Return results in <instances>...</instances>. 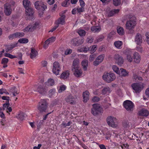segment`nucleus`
<instances>
[{"label": "nucleus", "mask_w": 149, "mask_h": 149, "mask_svg": "<svg viewBox=\"0 0 149 149\" xmlns=\"http://www.w3.org/2000/svg\"><path fill=\"white\" fill-rule=\"evenodd\" d=\"M107 121L108 124L112 127H116L117 125L116 124V118L109 116L107 118Z\"/></svg>", "instance_id": "obj_6"}, {"label": "nucleus", "mask_w": 149, "mask_h": 149, "mask_svg": "<svg viewBox=\"0 0 149 149\" xmlns=\"http://www.w3.org/2000/svg\"><path fill=\"white\" fill-rule=\"evenodd\" d=\"M93 107L91 109V113L94 116H96L102 113L103 112L102 108L100 105L97 104L92 105Z\"/></svg>", "instance_id": "obj_2"}, {"label": "nucleus", "mask_w": 149, "mask_h": 149, "mask_svg": "<svg viewBox=\"0 0 149 149\" xmlns=\"http://www.w3.org/2000/svg\"><path fill=\"white\" fill-rule=\"evenodd\" d=\"M131 86L136 93H140L143 88V84L139 83H133L131 85Z\"/></svg>", "instance_id": "obj_5"}, {"label": "nucleus", "mask_w": 149, "mask_h": 149, "mask_svg": "<svg viewBox=\"0 0 149 149\" xmlns=\"http://www.w3.org/2000/svg\"><path fill=\"white\" fill-rule=\"evenodd\" d=\"M93 39L92 37L90 36L88 37L86 40V42L88 43H91L93 42Z\"/></svg>", "instance_id": "obj_44"}, {"label": "nucleus", "mask_w": 149, "mask_h": 149, "mask_svg": "<svg viewBox=\"0 0 149 149\" xmlns=\"http://www.w3.org/2000/svg\"><path fill=\"white\" fill-rule=\"evenodd\" d=\"M119 11V9H114L111 11L108 14V16L109 17L113 16L114 14L118 13Z\"/></svg>", "instance_id": "obj_32"}, {"label": "nucleus", "mask_w": 149, "mask_h": 149, "mask_svg": "<svg viewBox=\"0 0 149 149\" xmlns=\"http://www.w3.org/2000/svg\"><path fill=\"white\" fill-rule=\"evenodd\" d=\"M105 57L104 54H102L99 55L96 58V60L93 63V64L95 66H97L99 65L103 61Z\"/></svg>", "instance_id": "obj_12"}, {"label": "nucleus", "mask_w": 149, "mask_h": 149, "mask_svg": "<svg viewBox=\"0 0 149 149\" xmlns=\"http://www.w3.org/2000/svg\"><path fill=\"white\" fill-rule=\"evenodd\" d=\"M89 93L88 91H86L83 93V97L84 102H86L89 99Z\"/></svg>", "instance_id": "obj_20"}, {"label": "nucleus", "mask_w": 149, "mask_h": 149, "mask_svg": "<svg viewBox=\"0 0 149 149\" xmlns=\"http://www.w3.org/2000/svg\"><path fill=\"white\" fill-rule=\"evenodd\" d=\"M66 87L64 85L61 86H60V88L58 91L59 93H60L62 91H65L66 89Z\"/></svg>", "instance_id": "obj_45"}, {"label": "nucleus", "mask_w": 149, "mask_h": 149, "mask_svg": "<svg viewBox=\"0 0 149 149\" xmlns=\"http://www.w3.org/2000/svg\"><path fill=\"white\" fill-rule=\"evenodd\" d=\"M51 43L49 40H48V39H47V40H46L45 43V44L43 45V48L45 49H46L48 45H49V44Z\"/></svg>", "instance_id": "obj_54"}, {"label": "nucleus", "mask_w": 149, "mask_h": 149, "mask_svg": "<svg viewBox=\"0 0 149 149\" xmlns=\"http://www.w3.org/2000/svg\"><path fill=\"white\" fill-rule=\"evenodd\" d=\"M65 15H62L58 20L57 25L61 24L63 25L65 23Z\"/></svg>", "instance_id": "obj_29"}, {"label": "nucleus", "mask_w": 149, "mask_h": 149, "mask_svg": "<svg viewBox=\"0 0 149 149\" xmlns=\"http://www.w3.org/2000/svg\"><path fill=\"white\" fill-rule=\"evenodd\" d=\"M2 99L4 100H6V101H8L9 102L10 100L9 97L8 96H3L1 97Z\"/></svg>", "instance_id": "obj_61"}, {"label": "nucleus", "mask_w": 149, "mask_h": 149, "mask_svg": "<svg viewBox=\"0 0 149 149\" xmlns=\"http://www.w3.org/2000/svg\"><path fill=\"white\" fill-rule=\"evenodd\" d=\"M70 75V72L67 70L64 71L60 75V78L63 79H65L69 77Z\"/></svg>", "instance_id": "obj_21"}, {"label": "nucleus", "mask_w": 149, "mask_h": 149, "mask_svg": "<svg viewBox=\"0 0 149 149\" xmlns=\"http://www.w3.org/2000/svg\"><path fill=\"white\" fill-rule=\"evenodd\" d=\"M143 41V40L141 35L139 33H137L135 37V42L137 45L141 46Z\"/></svg>", "instance_id": "obj_13"}, {"label": "nucleus", "mask_w": 149, "mask_h": 149, "mask_svg": "<svg viewBox=\"0 0 149 149\" xmlns=\"http://www.w3.org/2000/svg\"><path fill=\"white\" fill-rule=\"evenodd\" d=\"M92 100L94 102H97L100 100V98L98 97L95 96L93 97Z\"/></svg>", "instance_id": "obj_47"}, {"label": "nucleus", "mask_w": 149, "mask_h": 149, "mask_svg": "<svg viewBox=\"0 0 149 149\" xmlns=\"http://www.w3.org/2000/svg\"><path fill=\"white\" fill-rule=\"evenodd\" d=\"M46 101L45 99H42L38 107V109L40 112L45 111L47 108Z\"/></svg>", "instance_id": "obj_4"}, {"label": "nucleus", "mask_w": 149, "mask_h": 149, "mask_svg": "<svg viewBox=\"0 0 149 149\" xmlns=\"http://www.w3.org/2000/svg\"><path fill=\"white\" fill-rule=\"evenodd\" d=\"M68 1L65 0L62 3V6L64 7H66L67 6V4Z\"/></svg>", "instance_id": "obj_64"}, {"label": "nucleus", "mask_w": 149, "mask_h": 149, "mask_svg": "<svg viewBox=\"0 0 149 149\" xmlns=\"http://www.w3.org/2000/svg\"><path fill=\"white\" fill-rule=\"evenodd\" d=\"M4 56H5L8 57L10 58H13L16 57L15 56L13 55L8 53H5Z\"/></svg>", "instance_id": "obj_49"}, {"label": "nucleus", "mask_w": 149, "mask_h": 149, "mask_svg": "<svg viewBox=\"0 0 149 149\" xmlns=\"http://www.w3.org/2000/svg\"><path fill=\"white\" fill-rule=\"evenodd\" d=\"M72 52V50L70 49H67L65 52V54L67 55L70 54Z\"/></svg>", "instance_id": "obj_55"}, {"label": "nucleus", "mask_w": 149, "mask_h": 149, "mask_svg": "<svg viewBox=\"0 0 149 149\" xmlns=\"http://www.w3.org/2000/svg\"><path fill=\"white\" fill-rule=\"evenodd\" d=\"M79 60L78 58H76L73 61L72 64L71 66L72 70H74L79 68Z\"/></svg>", "instance_id": "obj_16"}, {"label": "nucleus", "mask_w": 149, "mask_h": 149, "mask_svg": "<svg viewBox=\"0 0 149 149\" xmlns=\"http://www.w3.org/2000/svg\"><path fill=\"white\" fill-rule=\"evenodd\" d=\"M15 37V38H19L24 36V33L23 32H16L14 33Z\"/></svg>", "instance_id": "obj_37"}, {"label": "nucleus", "mask_w": 149, "mask_h": 149, "mask_svg": "<svg viewBox=\"0 0 149 149\" xmlns=\"http://www.w3.org/2000/svg\"><path fill=\"white\" fill-rule=\"evenodd\" d=\"M146 38V40L147 43L149 45V33L147 32L145 34Z\"/></svg>", "instance_id": "obj_53"}, {"label": "nucleus", "mask_w": 149, "mask_h": 149, "mask_svg": "<svg viewBox=\"0 0 149 149\" xmlns=\"http://www.w3.org/2000/svg\"><path fill=\"white\" fill-rule=\"evenodd\" d=\"M61 66L59 63L57 61L54 62L52 70L53 72L56 75H57L59 74Z\"/></svg>", "instance_id": "obj_7"}, {"label": "nucleus", "mask_w": 149, "mask_h": 149, "mask_svg": "<svg viewBox=\"0 0 149 149\" xmlns=\"http://www.w3.org/2000/svg\"><path fill=\"white\" fill-rule=\"evenodd\" d=\"M25 9V11L26 15H28L30 16L32 15L34 13L33 10V8L31 7V6Z\"/></svg>", "instance_id": "obj_25"}, {"label": "nucleus", "mask_w": 149, "mask_h": 149, "mask_svg": "<svg viewBox=\"0 0 149 149\" xmlns=\"http://www.w3.org/2000/svg\"><path fill=\"white\" fill-rule=\"evenodd\" d=\"M77 32L80 36H85L86 34L85 31L82 29L79 30Z\"/></svg>", "instance_id": "obj_43"}, {"label": "nucleus", "mask_w": 149, "mask_h": 149, "mask_svg": "<svg viewBox=\"0 0 149 149\" xmlns=\"http://www.w3.org/2000/svg\"><path fill=\"white\" fill-rule=\"evenodd\" d=\"M4 13L6 16L10 15L12 13V9L10 4L7 3L4 5Z\"/></svg>", "instance_id": "obj_10"}, {"label": "nucleus", "mask_w": 149, "mask_h": 149, "mask_svg": "<svg viewBox=\"0 0 149 149\" xmlns=\"http://www.w3.org/2000/svg\"><path fill=\"white\" fill-rule=\"evenodd\" d=\"M81 64L84 70V71H86L87 70V67L88 66V61L86 60H84L82 61Z\"/></svg>", "instance_id": "obj_26"}, {"label": "nucleus", "mask_w": 149, "mask_h": 149, "mask_svg": "<svg viewBox=\"0 0 149 149\" xmlns=\"http://www.w3.org/2000/svg\"><path fill=\"white\" fill-rule=\"evenodd\" d=\"M115 46L118 49H120L122 48L123 42L120 41H115L114 43Z\"/></svg>", "instance_id": "obj_31"}, {"label": "nucleus", "mask_w": 149, "mask_h": 149, "mask_svg": "<svg viewBox=\"0 0 149 149\" xmlns=\"http://www.w3.org/2000/svg\"><path fill=\"white\" fill-rule=\"evenodd\" d=\"M104 36H102L101 37L97 38L95 40V43H97L101 41L104 39Z\"/></svg>", "instance_id": "obj_50"}, {"label": "nucleus", "mask_w": 149, "mask_h": 149, "mask_svg": "<svg viewBox=\"0 0 149 149\" xmlns=\"http://www.w3.org/2000/svg\"><path fill=\"white\" fill-rule=\"evenodd\" d=\"M8 61V59L6 58H3L2 60L1 63L3 64H6L7 63Z\"/></svg>", "instance_id": "obj_57"}, {"label": "nucleus", "mask_w": 149, "mask_h": 149, "mask_svg": "<svg viewBox=\"0 0 149 149\" xmlns=\"http://www.w3.org/2000/svg\"><path fill=\"white\" fill-rule=\"evenodd\" d=\"M28 40L25 38L20 39L18 40L19 42L21 43H28Z\"/></svg>", "instance_id": "obj_42"}, {"label": "nucleus", "mask_w": 149, "mask_h": 149, "mask_svg": "<svg viewBox=\"0 0 149 149\" xmlns=\"http://www.w3.org/2000/svg\"><path fill=\"white\" fill-rule=\"evenodd\" d=\"M91 30L95 33L98 32L100 30V28L96 26H93L91 28Z\"/></svg>", "instance_id": "obj_39"}, {"label": "nucleus", "mask_w": 149, "mask_h": 149, "mask_svg": "<svg viewBox=\"0 0 149 149\" xmlns=\"http://www.w3.org/2000/svg\"><path fill=\"white\" fill-rule=\"evenodd\" d=\"M38 25V23L36 22L34 23L30 24L24 29V32H32L36 29Z\"/></svg>", "instance_id": "obj_8"}, {"label": "nucleus", "mask_w": 149, "mask_h": 149, "mask_svg": "<svg viewBox=\"0 0 149 149\" xmlns=\"http://www.w3.org/2000/svg\"><path fill=\"white\" fill-rule=\"evenodd\" d=\"M72 70L74 74L75 77H79L82 76V70L80 68Z\"/></svg>", "instance_id": "obj_17"}, {"label": "nucleus", "mask_w": 149, "mask_h": 149, "mask_svg": "<svg viewBox=\"0 0 149 149\" xmlns=\"http://www.w3.org/2000/svg\"><path fill=\"white\" fill-rule=\"evenodd\" d=\"M48 40L51 43L52 42L55 40V37H52L48 39Z\"/></svg>", "instance_id": "obj_63"}, {"label": "nucleus", "mask_w": 149, "mask_h": 149, "mask_svg": "<svg viewBox=\"0 0 149 149\" xmlns=\"http://www.w3.org/2000/svg\"><path fill=\"white\" fill-rule=\"evenodd\" d=\"M23 4L25 9L31 6V3L28 0H23Z\"/></svg>", "instance_id": "obj_30"}, {"label": "nucleus", "mask_w": 149, "mask_h": 149, "mask_svg": "<svg viewBox=\"0 0 149 149\" xmlns=\"http://www.w3.org/2000/svg\"><path fill=\"white\" fill-rule=\"evenodd\" d=\"M37 91L42 95L46 93L45 89L41 85H39L38 87Z\"/></svg>", "instance_id": "obj_23"}, {"label": "nucleus", "mask_w": 149, "mask_h": 149, "mask_svg": "<svg viewBox=\"0 0 149 149\" xmlns=\"http://www.w3.org/2000/svg\"><path fill=\"white\" fill-rule=\"evenodd\" d=\"M127 19H128L125 24V29L129 30H132L136 26V18L132 15L127 16Z\"/></svg>", "instance_id": "obj_1"}, {"label": "nucleus", "mask_w": 149, "mask_h": 149, "mask_svg": "<svg viewBox=\"0 0 149 149\" xmlns=\"http://www.w3.org/2000/svg\"><path fill=\"white\" fill-rule=\"evenodd\" d=\"M125 53L126 55V59L127 61L130 63L132 62L133 59L132 56V52L130 50L127 49L125 50Z\"/></svg>", "instance_id": "obj_14"}, {"label": "nucleus", "mask_w": 149, "mask_h": 149, "mask_svg": "<svg viewBox=\"0 0 149 149\" xmlns=\"http://www.w3.org/2000/svg\"><path fill=\"white\" fill-rule=\"evenodd\" d=\"M75 100L74 97L71 95H69L65 99V100L67 102L71 104H73L75 103Z\"/></svg>", "instance_id": "obj_19"}, {"label": "nucleus", "mask_w": 149, "mask_h": 149, "mask_svg": "<svg viewBox=\"0 0 149 149\" xmlns=\"http://www.w3.org/2000/svg\"><path fill=\"white\" fill-rule=\"evenodd\" d=\"M84 42V40L80 39L78 38H74L72 40L71 44L74 46H79L82 44Z\"/></svg>", "instance_id": "obj_15"}, {"label": "nucleus", "mask_w": 149, "mask_h": 149, "mask_svg": "<svg viewBox=\"0 0 149 149\" xmlns=\"http://www.w3.org/2000/svg\"><path fill=\"white\" fill-rule=\"evenodd\" d=\"M121 0H113L114 4L116 6L119 5L121 3Z\"/></svg>", "instance_id": "obj_46"}, {"label": "nucleus", "mask_w": 149, "mask_h": 149, "mask_svg": "<svg viewBox=\"0 0 149 149\" xmlns=\"http://www.w3.org/2000/svg\"><path fill=\"white\" fill-rule=\"evenodd\" d=\"M10 104L8 101H6L5 103L3 105V110H5V108H8L9 107Z\"/></svg>", "instance_id": "obj_51"}, {"label": "nucleus", "mask_w": 149, "mask_h": 149, "mask_svg": "<svg viewBox=\"0 0 149 149\" xmlns=\"http://www.w3.org/2000/svg\"><path fill=\"white\" fill-rule=\"evenodd\" d=\"M120 73L119 74L122 77H126L128 76L129 72L123 68L120 69Z\"/></svg>", "instance_id": "obj_27"}, {"label": "nucleus", "mask_w": 149, "mask_h": 149, "mask_svg": "<svg viewBox=\"0 0 149 149\" xmlns=\"http://www.w3.org/2000/svg\"><path fill=\"white\" fill-rule=\"evenodd\" d=\"M25 114L23 112H20L16 116V117L20 120H23L26 116Z\"/></svg>", "instance_id": "obj_28"}, {"label": "nucleus", "mask_w": 149, "mask_h": 149, "mask_svg": "<svg viewBox=\"0 0 149 149\" xmlns=\"http://www.w3.org/2000/svg\"><path fill=\"white\" fill-rule=\"evenodd\" d=\"M103 79L106 82L109 83L116 79L114 74L112 73H104L102 76Z\"/></svg>", "instance_id": "obj_3"}, {"label": "nucleus", "mask_w": 149, "mask_h": 149, "mask_svg": "<svg viewBox=\"0 0 149 149\" xmlns=\"http://www.w3.org/2000/svg\"><path fill=\"white\" fill-rule=\"evenodd\" d=\"M38 55L37 51L33 48H31L30 57L31 58H35Z\"/></svg>", "instance_id": "obj_24"}, {"label": "nucleus", "mask_w": 149, "mask_h": 149, "mask_svg": "<svg viewBox=\"0 0 149 149\" xmlns=\"http://www.w3.org/2000/svg\"><path fill=\"white\" fill-rule=\"evenodd\" d=\"M123 125L125 128H129L130 127V124L128 120H124L123 122Z\"/></svg>", "instance_id": "obj_38"}, {"label": "nucleus", "mask_w": 149, "mask_h": 149, "mask_svg": "<svg viewBox=\"0 0 149 149\" xmlns=\"http://www.w3.org/2000/svg\"><path fill=\"white\" fill-rule=\"evenodd\" d=\"M77 11L78 13H81L83 12L84 10V8L83 7H81V8H77Z\"/></svg>", "instance_id": "obj_60"}, {"label": "nucleus", "mask_w": 149, "mask_h": 149, "mask_svg": "<svg viewBox=\"0 0 149 149\" xmlns=\"http://www.w3.org/2000/svg\"><path fill=\"white\" fill-rule=\"evenodd\" d=\"M47 8V6L42 2L41 5L40 9H41L43 11H44Z\"/></svg>", "instance_id": "obj_56"}, {"label": "nucleus", "mask_w": 149, "mask_h": 149, "mask_svg": "<svg viewBox=\"0 0 149 149\" xmlns=\"http://www.w3.org/2000/svg\"><path fill=\"white\" fill-rule=\"evenodd\" d=\"M11 92L13 93V95L14 96H15L18 93L17 92V90L16 88L15 87H13L11 88L10 89Z\"/></svg>", "instance_id": "obj_40"}, {"label": "nucleus", "mask_w": 149, "mask_h": 149, "mask_svg": "<svg viewBox=\"0 0 149 149\" xmlns=\"http://www.w3.org/2000/svg\"><path fill=\"white\" fill-rule=\"evenodd\" d=\"M113 58L116 63L119 65H121L124 62V60L123 58L118 54H115Z\"/></svg>", "instance_id": "obj_11"}, {"label": "nucleus", "mask_w": 149, "mask_h": 149, "mask_svg": "<svg viewBox=\"0 0 149 149\" xmlns=\"http://www.w3.org/2000/svg\"><path fill=\"white\" fill-rule=\"evenodd\" d=\"M111 90L110 88L109 87H106L104 88L102 90V94L103 95H105L109 93Z\"/></svg>", "instance_id": "obj_34"}, {"label": "nucleus", "mask_w": 149, "mask_h": 149, "mask_svg": "<svg viewBox=\"0 0 149 149\" xmlns=\"http://www.w3.org/2000/svg\"><path fill=\"white\" fill-rule=\"evenodd\" d=\"M95 56L96 55L94 54L91 55L89 58V61H93L95 57Z\"/></svg>", "instance_id": "obj_58"}, {"label": "nucleus", "mask_w": 149, "mask_h": 149, "mask_svg": "<svg viewBox=\"0 0 149 149\" xmlns=\"http://www.w3.org/2000/svg\"><path fill=\"white\" fill-rule=\"evenodd\" d=\"M54 84V79L52 78L49 79L46 82V84L48 86H52Z\"/></svg>", "instance_id": "obj_36"}, {"label": "nucleus", "mask_w": 149, "mask_h": 149, "mask_svg": "<svg viewBox=\"0 0 149 149\" xmlns=\"http://www.w3.org/2000/svg\"><path fill=\"white\" fill-rule=\"evenodd\" d=\"M42 3V2L39 1H36L34 3V6L38 10L40 9V6Z\"/></svg>", "instance_id": "obj_35"}, {"label": "nucleus", "mask_w": 149, "mask_h": 149, "mask_svg": "<svg viewBox=\"0 0 149 149\" xmlns=\"http://www.w3.org/2000/svg\"><path fill=\"white\" fill-rule=\"evenodd\" d=\"M116 34V32L114 31H111L108 35V38L110 39Z\"/></svg>", "instance_id": "obj_48"}, {"label": "nucleus", "mask_w": 149, "mask_h": 149, "mask_svg": "<svg viewBox=\"0 0 149 149\" xmlns=\"http://www.w3.org/2000/svg\"><path fill=\"white\" fill-rule=\"evenodd\" d=\"M133 59L135 63H139L141 60V56L137 52H135L133 54Z\"/></svg>", "instance_id": "obj_18"}, {"label": "nucleus", "mask_w": 149, "mask_h": 149, "mask_svg": "<svg viewBox=\"0 0 149 149\" xmlns=\"http://www.w3.org/2000/svg\"><path fill=\"white\" fill-rule=\"evenodd\" d=\"M55 92V89L53 88L50 90L49 91V94L50 95H52L54 94Z\"/></svg>", "instance_id": "obj_62"}, {"label": "nucleus", "mask_w": 149, "mask_h": 149, "mask_svg": "<svg viewBox=\"0 0 149 149\" xmlns=\"http://www.w3.org/2000/svg\"><path fill=\"white\" fill-rule=\"evenodd\" d=\"M97 48V45H94L92 46V49H91V53H94L95 52L96 49Z\"/></svg>", "instance_id": "obj_59"}, {"label": "nucleus", "mask_w": 149, "mask_h": 149, "mask_svg": "<svg viewBox=\"0 0 149 149\" xmlns=\"http://www.w3.org/2000/svg\"><path fill=\"white\" fill-rule=\"evenodd\" d=\"M139 115L144 116H147L149 114L148 111L145 109H142L139 111Z\"/></svg>", "instance_id": "obj_22"}, {"label": "nucleus", "mask_w": 149, "mask_h": 149, "mask_svg": "<svg viewBox=\"0 0 149 149\" xmlns=\"http://www.w3.org/2000/svg\"><path fill=\"white\" fill-rule=\"evenodd\" d=\"M15 47V46H12L11 45L10 46H8L7 48L6 49V52H8L10 50H12L13 48Z\"/></svg>", "instance_id": "obj_52"}, {"label": "nucleus", "mask_w": 149, "mask_h": 149, "mask_svg": "<svg viewBox=\"0 0 149 149\" xmlns=\"http://www.w3.org/2000/svg\"><path fill=\"white\" fill-rule=\"evenodd\" d=\"M123 105L127 111H131L133 110L134 104L131 101L129 100L125 101L123 103Z\"/></svg>", "instance_id": "obj_9"}, {"label": "nucleus", "mask_w": 149, "mask_h": 149, "mask_svg": "<svg viewBox=\"0 0 149 149\" xmlns=\"http://www.w3.org/2000/svg\"><path fill=\"white\" fill-rule=\"evenodd\" d=\"M117 33L120 35H123L125 33L123 28L121 27H118L117 29Z\"/></svg>", "instance_id": "obj_33"}, {"label": "nucleus", "mask_w": 149, "mask_h": 149, "mask_svg": "<svg viewBox=\"0 0 149 149\" xmlns=\"http://www.w3.org/2000/svg\"><path fill=\"white\" fill-rule=\"evenodd\" d=\"M112 68V69L114 72H115L118 74H119L120 72L119 70V68L116 65H113Z\"/></svg>", "instance_id": "obj_41"}]
</instances>
